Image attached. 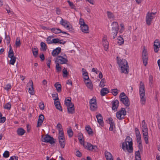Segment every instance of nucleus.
<instances>
[{
  "instance_id": "nucleus-30",
  "label": "nucleus",
  "mask_w": 160,
  "mask_h": 160,
  "mask_svg": "<svg viewBox=\"0 0 160 160\" xmlns=\"http://www.w3.org/2000/svg\"><path fill=\"white\" fill-rule=\"evenodd\" d=\"M9 50L8 52V56H10L11 57H12L13 56H14V52L11 44H9Z\"/></svg>"
},
{
  "instance_id": "nucleus-34",
  "label": "nucleus",
  "mask_w": 160,
  "mask_h": 160,
  "mask_svg": "<svg viewBox=\"0 0 160 160\" xmlns=\"http://www.w3.org/2000/svg\"><path fill=\"white\" fill-rule=\"evenodd\" d=\"M142 130L148 129L147 124L144 120H143L142 122Z\"/></svg>"
},
{
  "instance_id": "nucleus-2",
  "label": "nucleus",
  "mask_w": 160,
  "mask_h": 160,
  "mask_svg": "<svg viewBox=\"0 0 160 160\" xmlns=\"http://www.w3.org/2000/svg\"><path fill=\"white\" fill-rule=\"evenodd\" d=\"M117 63L121 68V72L126 74L129 72L128 65L127 61L125 59H122L119 61L117 60Z\"/></svg>"
},
{
  "instance_id": "nucleus-42",
  "label": "nucleus",
  "mask_w": 160,
  "mask_h": 160,
  "mask_svg": "<svg viewBox=\"0 0 160 160\" xmlns=\"http://www.w3.org/2000/svg\"><path fill=\"white\" fill-rule=\"evenodd\" d=\"M52 96L54 101H57V100H59L58 93L53 94H52Z\"/></svg>"
},
{
  "instance_id": "nucleus-16",
  "label": "nucleus",
  "mask_w": 160,
  "mask_h": 160,
  "mask_svg": "<svg viewBox=\"0 0 160 160\" xmlns=\"http://www.w3.org/2000/svg\"><path fill=\"white\" fill-rule=\"evenodd\" d=\"M29 83L30 86L29 88L28 92L31 95H33L34 93L33 88V82L32 80H30Z\"/></svg>"
},
{
  "instance_id": "nucleus-64",
  "label": "nucleus",
  "mask_w": 160,
  "mask_h": 160,
  "mask_svg": "<svg viewBox=\"0 0 160 160\" xmlns=\"http://www.w3.org/2000/svg\"><path fill=\"white\" fill-rule=\"evenodd\" d=\"M18 158L15 156L11 157L9 160H18Z\"/></svg>"
},
{
  "instance_id": "nucleus-13",
  "label": "nucleus",
  "mask_w": 160,
  "mask_h": 160,
  "mask_svg": "<svg viewBox=\"0 0 160 160\" xmlns=\"http://www.w3.org/2000/svg\"><path fill=\"white\" fill-rule=\"evenodd\" d=\"M61 52V48L60 47H58L53 50L52 52V54L54 57L56 56Z\"/></svg>"
},
{
  "instance_id": "nucleus-20",
  "label": "nucleus",
  "mask_w": 160,
  "mask_h": 160,
  "mask_svg": "<svg viewBox=\"0 0 160 160\" xmlns=\"http://www.w3.org/2000/svg\"><path fill=\"white\" fill-rule=\"evenodd\" d=\"M54 104L56 108L60 111H62V107L60 105V103L59 101H54Z\"/></svg>"
},
{
  "instance_id": "nucleus-62",
  "label": "nucleus",
  "mask_w": 160,
  "mask_h": 160,
  "mask_svg": "<svg viewBox=\"0 0 160 160\" xmlns=\"http://www.w3.org/2000/svg\"><path fill=\"white\" fill-rule=\"evenodd\" d=\"M43 121H39V119H38V123L37 125V127H40L42 124V123L43 122Z\"/></svg>"
},
{
  "instance_id": "nucleus-39",
  "label": "nucleus",
  "mask_w": 160,
  "mask_h": 160,
  "mask_svg": "<svg viewBox=\"0 0 160 160\" xmlns=\"http://www.w3.org/2000/svg\"><path fill=\"white\" fill-rule=\"evenodd\" d=\"M56 68L57 72H61L62 70V68L61 66L59 65L58 63H56Z\"/></svg>"
},
{
  "instance_id": "nucleus-1",
  "label": "nucleus",
  "mask_w": 160,
  "mask_h": 160,
  "mask_svg": "<svg viewBox=\"0 0 160 160\" xmlns=\"http://www.w3.org/2000/svg\"><path fill=\"white\" fill-rule=\"evenodd\" d=\"M131 138L129 136L127 137L125 142L122 143V149L124 151H127L131 153L132 152V142Z\"/></svg>"
},
{
  "instance_id": "nucleus-37",
  "label": "nucleus",
  "mask_w": 160,
  "mask_h": 160,
  "mask_svg": "<svg viewBox=\"0 0 160 160\" xmlns=\"http://www.w3.org/2000/svg\"><path fill=\"white\" fill-rule=\"evenodd\" d=\"M15 45L17 47H19L20 46L21 42L19 38H16L15 42Z\"/></svg>"
},
{
  "instance_id": "nucleus-56",
  "label": "nucleus",
  "mask_w": 160,
  "mask_h": 160,
  "mask_svg": "<svg viewBox=\"0 0 160 160\" xmlns=\"http://www.w3.org/2000/svg\"><path fill=\"white\" fill-rule=\"evenodd\" d=\"M79 23L80 25V26L86 24L85 23L83 19L82 18H80Z\"/></svg>"
},
{
  "instance_id": "nucleus-26",
  "label": "nucleus",
  "mask_w": 160,
  "mask_h": 160,
  "mask_svg": "<svg viewBox=\"0 0 160 160\" xmlns=\"http://www.w3.org/2000/svg\"><path fill=\"white\" fill-rule=\"evenodd\" d=\"M86 130L89 135H91L92 136L93 135V132L92 130L89 125L87 126L86 127Z\"/></svg>"
},
{
  "instance_id": "nucleus-50",
  "label": "nucleus",
  "mask_w": 160,
  "mask_h": 160,
  "mask_svg": "<svg viewBox=\"0 0 160 160\" xmlns=\"http://www.w3.org/2000/svg\"><path fill=\"white\" fill-rule=\"evenodd\" d=\"M86 86L88 88L90 89H92V85L91 82H86Z\"/></svg>"
},
{
  "instance_id": "nucleus-6",
  "label": "nucleus",
  "mask_w": 160,
  "mask_h": 160,
  "mask_svg": "<svg viewBox=\"0 0 160 160\" xmlns=\"http://www.w3.org/2000/svg\"><path fill=\"white\" fill-rule=\"evenodd\" d=\"M68 62L67 59V56L65 54L63 56H58L56 58L55 61V63H58V64H66Z\"/></svg>"
},
{
  "instance_id": "nucleus-27",
  "label": "nucleus",
  "mask_w": 160,
  "mask_h": 160,
  "mask_svg": "<svg viewBox=\"0 0 160 160\" xmlns=\"http://www.w3.org/2000/svg\"><path fill=\"white\" fill-rule=\"evenodd\" d=\"M8 57L11 58L10 61V64L14 65L16 61V57L14 56H13L12 57H11L10 56Z\"/></svg>"
},
{
  "instance_id": "nucleus-4",
  "label": "nucleus",
  "mask_w": 160,
  "mask_h": 160,
  "mask_svg": "<svg viewBox=\"0 0 160 160\" xmlns=\"http://www.w3.org/2000/svg\"><path fill=\"white\" fill-rule=\"evenodd\" d=\"M120 100L126 107L130 105V102L128 97L123 92H122L119 96Z\"/></svg>"
},
{
  "instance_id": "nucleus-7",
  "label": "nucleus",
  "mask_w": 160,
  "mask_h": 160,
  "mask_svg": "<svg viewBox=\"0 0 160 160\" xmlns=\"http://www.w3.org/2000/svg\"><path fill=\"white\" fill-rule=\"evenodd\" d=\"M60 24L64 28H67L69 31H72V28L69 22L67 20L63 19L61 18V20L60 21Z\"/></svg>"
},
{
  "instance_id": "nucleus-11",
  "label": "nucleus",
  "mask_w": 160,
  "mask_h": 160,
  "mask_svg": "<svg viewBox=\"0 0 160 160\" xmlns=\"http://www.w3.org/2000/svg\"><path fill=\"white\" fill-rule=\"evenodd\" d=\"M160 47L159 42L158 40H156L154 43V51L155 52H157L158 51V49Z\"/></svg>"
},
{
  "instance_id": "nucleus-12",
  "label": "nucleus",
  "mask_w": 160,
  "mask_h": 160,
  "mask_svg": "<svg viewBox=\"0 0 160 160\" xmlns=\"http://www.w3.org/2000/svg\"><path fill=\"white\" fill-rule=\"evenodd\" d=\"M119 104V102L116 99L114 101L112 102V110H117Z\"/></svg>"
},
{
  "instance_id": "nucleus-31",
  "label": "nucleus",
  "mask_w": 160,
  "mask_h": 160,
  "mask_svg": "<svg viewBox=\"0 0 160 160\" xmlns=\"http://www.w3.org/2000/svg\"><path fill=\"white\" fill-rule=\"evenodd\" d=\"M51 31L54 33L58 34L61 33V30L59 28H53L51 29Z\"/></svg>"
},
{
  "instance_id": "nucleus-45",
  "label": "nucleus",
  "mask_w": 160,
  "mask_h": 160,
  "mask_svg": "<svg viewBox=\"0 0 160 160\" xmlns=\"http://www.w3.org/2000/svg\"><path fill=\"white\" fill-rule=\"evenodd\" d=\"M6 118L5 117H2V114L1 113L0 114V123H3L6 121Z\"/></svg>"
},
{
  "instance_id": "nucleus-48",
  "label": "nucleus",
  "mask_w": 160,
  "mask_h": 160,
  "mask_svg": "<svg viewBox=\"0 0 160 160\" xmlns=\"http://www.w3.org/2000/svg\"><path fill=\"white\" fill-rule=\"evenodd\" d=\"M141 158L140 153L139 150L137 151L135 153V159Z\"/></svg>"
},
{
  "instance_id": "nucleus-36",
  "label": "nucleus",
  "mask_w": 160,
  "mask_h": 160,
  "mask_svg": "<svg viewBox=\"0 0 160 160\" xmlns=\"http://www.w3.org/2000/svg\"><path fill=\"white\" fill-rule=\"evenodd\" d=\"M40 45L43 51H46L47 49V46L46 44L44 42H42L40 43Z\"/></svg>"
},
{
  "instance_id": "nucleus-55",
  "label": "nucleus",
  "mask_w": 160,
  "mask_h": 160,
  "mask_svg": "<svg viewBox=\"0 0 160 160\" xmlns=\"http://www.w3.org/2000/svg\"><path fill=\"white\" fill-rule=\"evenodd\" d=\"M39 107L40 109L41 110H44V104L42 102H40L39 103Z\"/></svg>"
},
{
  "instance_id": "nucleus-29",
  "label": "nucleus",
  "mask_w": 160,
  "mask_h": 160,
  "mask_svg": "<svg viewBox=\"0 0 160 160\" xmlns=\"http://www.w3.org/2000/svg\"><path fill=\"white\" fill-rule=\"evenodd\" d=\"M121 111H118L116 113V117L119 120H122L124 119V117L120 113Z\"/></svg>"
},
{
  "instance_id": "nucleus-23",
  "label": "nucleus",
  "mask_w": 160,
  "mask_h": 160,
  "mask_svg": "<svg viewBox=\"0 0 160 160\" xmlns=\"http://www.w3.org/2000/svg\"><path fill=\"white\" fill-rule=\"evenodd\" d=\"M54 86L56 88V90L58 92H60L61 91V85L59 82H57L55 84Z\"/></svg>"
},
{
  "instance_id": "nucleus-46",
  "label": "nucleus",
  "mask_w": 160,
  "mask_h": 160,
  "mask_svg": "<svg viewBox=\"0 0 160 160\" xmlns=\"http://www.w3.org/2000/svg\"><path fill=\"white\" fill-rule=\"evenodd\" d=\"M11 104L10 102H8L4 106V108L8 110H10L11 108Z\"/></svg>"
},
{
  "instance_id": "nucleus-53",
  "label": "nucleus",
  "mask_w": 160,
  "mask_h": 160,
  "mask_svg": "<svg viewBox=\"0 0 160 160\" xmlns=\"http://www.w3.org/2000/svg\"><path fill=\"white\" fill-rule=\"evenodd\" d=\"M92 145L89 143H87V145L86 146V148L89 150H91L92 148Z\"/></svg>"
},
{
  "instance_id": "nucleus-61",
  "label": "nucleus",
  "mask_w": 160,
  "mask_h": 160,
  "mask_svg": "<svg viewBox=\"0 0 160 160\" xmlns=\"http://www.w3.org/2000/svg\"><path fill=\"white\" fill-rule=\"evenodd\" d=\"M11 88V85L10 84H9L7 85L6 86L4 87V89L7 91H8L9 89Z\"/></svg>"
},
{
  "instance_id": "nucleus-28",
  "label": "nucleus",
  "mask_w": 160,
  "mask_h": 160,
  "mask_svg": "<svg viewBox=\"0 0 160 160\" xmlns=\"http://www.w3.org/2000/svg\"><path fill=\"white\" fill-rule=\"evenodd\" d=\"M113 26L112 28L114 29L115 31H117V30H118V22H113L112 24ZM114 30V29H113Z\"/></svg>"
},
{
  "instance_id": "nucleus-35",
  "label": "nucleus",
  "mask_w": 160,
  "mask_h": 160,
  "mask_svg": "<svg viewBox=\"0 0 160 160\" xmlns=\"http://www.w3.org/2000/svg\"><path fill=\"white\" fill-rule=\"evenodd\" d=\"M5 40L6 42L8 45L10 42V38L9 35H6V32L5 33Z\"/></svg>"
},
{
  "instance_id": "nucleus-14",
  "label": "nucleus",
  "mask_w": 160,
  "mask_h": 160,
  "mask_svg": "<svg viewBox=\"0 0 160 160\" xmlns=\"http://www.w3.org/2000/svg\"><path fill=\"white\" fill-rule=\"evenodd\" d=\"M59 143L61 148H64L65 145V138L62 137L60 138H58Z\"/></svg>"
},
{
  "instance_id": "nucleus-52",
  "label": "nucleus",
  "mask_w": 160,
  "mask_h": 160,
  "mask_svg": "<svg viewBox=\"0 0 160 160\" xmlns=\"http://www.w3.org/2000/svg\"><path fill=\"white\" fill-rule=\"evenodd\" d=\"M56 128L58 129L59 132L60 131H63L62 126L60 123H58L57 124L56 126Z\"/></svg>"
},
{
  "instance_id": "nucleus-60",
  "label": "nucleus",
  "mask_w": 160,
  "mask_h": 160,
  "mask_svg": "<svg viewBox=\"0 0 160 160\" xmlns=\"http://www.w3.org/2000/svg\"><path fill=\"white\" fill-rule=\"evenodd\" d=\"M65 104L67 106V103L69 104V105H70L71 104H72L71 102V99H66L65 101Z\"/></svg>"
},
{
  "instance_id": "nucleus-49",
  "label": "nucleus",
  "mask_w": 160,
  "mask_h": 160,
  "mask_svg": "<svg viewBox=\"0 0 160 160\" xmlns=\"http://www.w3.org/2000/svg\"><path fill=\"white\" fill-rule=\"evenodd\" d=\"M124 40L123 38L121 37H119L118 38V43L120 44H122Z\"/></svg>"
},
{
  "instance_id": "nucleus-54",
  "label": "nucleus",
  "mask_w": 160,
  "mask_h": 160,
  "mask_svg": "<svg viewBox=\"0 0 160 160\" xmlns=\"http://www.w3.org/2000/svg\"><path fill=\"white\" fill-rule=\"evenodd\" d=\"M9 156V152L7 151H5L3 154V156L5 158H7Z\"/></svg>"
},
{
  "instance_id": "nucleus-59",
  "label": "nucleus",
  "mask_w": 160,
  "mask_h": 160,
  "mask_svg": "<svg viewBox=\"0 0 160 160\" xmlns=\"http://www.w3.org/2000/svg\"><path fill=\"white\" fill-rule=\"evenodd\" d=\"M62 72H63V73L65 75H66V76L65 75H64L63 76V77H66V76L68 74V72L67 71V69L66 68H64L63 70H62Z\"/></svg>"
},
{
  "instance_id": "nucleus-22",
  "label": "nucleus",
  "mask_w": 160,
  "mask_h": 160,
  "mask_svg": "<svg viewBox=\"0 0 160 160\" xmlns=\"http://www.w3.org/2000/svg\"><path fill=\"white\" fill-rule=\"evenodd\" d=\"M17 132L18 135L22 136L25 133V131L22 128H20L17 130Z\"/></svg>"
},
{
  "instance_id": "nucleus-38",
  "label": "nucleus",
  "mask_w": 160,
  "mask_h": 160,
  "mask_svg": "<svg viewBox=\"0 0 160 160\" xmlns=\"http://www.w3.org/2000/svg\"><path fill=\"white\" fill-rule=\"evenodd\" d=\"M97 104H90V109L92 111H95L97 109Z\"/></svg>"
},
{
  "instance_id": "nucleus-10",
  "label": "nucleus",
  "mask_w": 160,
  "mask_h": 160,
  "mask_svg": "<svg viewBox=\"0 0 160 160\" xmlns=\"http://www.w3.org/2000/svg\"><path fill=\"white\" fill-rule=\"evenodd\" d=\"M67 109L68 112L69 114H72L74 112V105L73 104H69L67 103Z\"/></svg>"
},
{
  "instance_id": "nucleus-15",
  "label": "nucleus",
  "mask_w": 160,
  "mask_h": 160,
  "mask_svg": "<svg viewBox=\"0 0 160 160\" xmlns=\"http://www.w3.org/2000/svg\"><path fill=\"white\" fill-rule=\"evenodd\" d=\"M81 29V31L83 32L86 33H88L89 32V30L88 26L86 24L80 26Z\"/></svg>"
},
{
  "instance_id": "nucleus-3",
  "label": "nucleus",
  "mask_w": 160,
  "mask_h": 160,
  "mask_svg": "<svg viewBox=\"0 0 160 160\" xmlns=\"http://www.w3.org/2000/svg\"><path fill=\"white\" fill-rule=\"evenodd\" d=\"M139 92L141 103L142 105H144L146 102V99L144 98L145 96V87L142 81H141L140 82Z\"/></svg>"
},
{
  "instance_id": "nucleus-5",
  "label": "nucleus",
  "mask_w": 160,
  "mask_h": 160,
  "mask_svg": "<svg viewBox=\"0 0 160 160\" xmlns=\"http://www.w3.org/2000/svg\"><path fill=\"white\" fill-rule=\"evenodd\" d=\"M41 140L43 142H48L51 144L55 143V139L48 134H46L44 136L43 135H42Z\"/></svg>"
},
{
  "instance_id": "nucleus-57",
  "label": "nucleus",
  "mask_w": 160,
  "mask_h": 160,
  "mask_svg": "<svg viewBox=\"0 0 160 160\" xmlns=\"http://www.w3.org/2000/svg\"><path fill=\"white\" fill-rule=\"evenodd\" d=\"M104 81L105 80L103 79L101 80L99 85L100 87H103L105 86V85L104 84Z\"/></svg>"
},
{
  "instance_id": "nucleus-43",
  "label": "nucleus",
  "mask_w": 160,
  "mask_h": 160,
  "mask_svg": "<svg viewBox=\"0 0 160 160\" xmlns=\"http://www.w3.org/2000/svg\"><path fill=\"white\" fill-rule=\"evenodd\" d=\"M89 103L90 104H97L96 103V98L93 97L89 101Z\"/></svg>"
},
{
  "instance_id": "nucleus-63",
  "label": "nucleus",
  "mask_w": 160,
  "mask_h": 160,
  "mask_svg": "<svg viewBox=\"0 0 160 160\" xmlns=\"http://www.w3.org/2000/svg\"><path fill=\"white\" fill-rule=\"evenodd\" d=\"M107 122L108 123H109L110 124H112L114 123L113 121V119L112 118H109Z\"/></svg>"
},
{
  "instance_id": "nucleus-47",
  "label": "nucleus",
  "mask_w": 160,
  "mask_h": 160,
  "mask_svg": "<svg viewBox=\"0 0 160 160\" xmlns=\"http://www.w3.org/2000/svg\"><path fill=\"white\" fill-rule=\"evenodd\" d=\"M67 132L69 137L71 138L72 136L73 133L72 130L71 129L68 130L67 131Z\"/></svg>"
},
{
  "instance_id": "nucleus-58",
  "label": "nucleus",
  "mask_w": 160,
  "mask_h": 160,
  "mask_svg": "<svg viewBox=\"0 0 160 160\" xmlns=\"http://www.w3.org/2000/svg\"><path fill=\"white\" fill-rule=\"evenodd\" d=\"M62 137V138H64V133L63 131H60L59 132L58 138H61Z\"/></svg>"
},
{
  "instance_id": "nucleus-17",
  "label": "nucleus",
  "mask_w": 160,
  "mask_h": 160,
  "mask_svg": "<svg viewBox=\"0 0 160 160\" xmlns=\"http://www.w3.org/2000/svg\"><path fill=\"white\" fill-rule=\"evenodd\" d=\"M96 117L98 120V122L99 123V124L101 126L103 125L102 117L101 114H98L96 115Z\"/></svg>"
},
{
  "instance_id": "nucleus-19",
  "label": "nucleus",
  "mask_w": 160,
  "mask_h": 160,
  "mask_svg": "<svg viewBox=\"0 0 160 160\" xmlns=\"http://www.w3.org/2000/svg\"><path fill=\"white\" fill-rule=\"evenodd\" d=\"M82 75L84 77V79L85 80H88L89 79V77L88 76V73L87 72L86 70L84 69L83 68L82 69Z\"/></svg>"
},
{
  "instance_id": "nucleus-24",
  "label": "nucleus",
  "mask_w": 160,
  "mask_h": 160,
  "mask_svg": "<svg viewBox=\"0 0 160 160\" xmlns=\"http://www.w3.org/2000/svg\"><path fill=\"white\" fill-rule=\"evenodd\" d=\"M102 43L104 48L105 50L106 51H107L108 48V42L107 41H102Z\"/></svg>"
},
{
  "instance_id": "nucleus-8",
  "label": "nucleus",
  "mask_w": 160,
  "mask_h": 160,
  "mask_svg": "<svg viewBox=\"0 0 160 160\" xmlns=\"http://www.w3.org/2000/svg\"><path fill=\"white\" fill-rule=\"evenodd\" d=\"M148 57L147 50L144 49L142 52V59L143 63L145 66H146L147 64Z\"/></svg>"
},
{
  "instance_id": "nucleus-32",
  "label": "nucleus",
  "mask_w": 160,
  "mask_h": 160,
  "mask_svg": "<svg viewBox=\"0 0 160 160\" xmlns=\"http://www.w3.org/2000/svg\"><path fill=\"white\" fill-rule=\"evenodd\" d=\"M108 17L109 19H113L115 18V16L113 14L109 11L107 12Z\"/></svg>"
},
{
  "instance_id": "nucleus-51",
  "label": "nucleus",
  "mask_w": 160,
  "mask_h": 160,
  "mask_svg": "<svg viewBox=\"0 0 160 160\" xmlns=\"http://www.w3.org/2000/svg\"><path fill=\"white\" fill-rule=\"evenodd\" d=\"M118 90L117 89H112V93L114 96H116L118 94Z\"/></svg>"
},
{
  "instance_id": "nucleus-9",
  "label": "nucleus",
  "mask_w": 160,
  "mask_h": 160,
  "mask_svg": "<svg viewBox=\"0 0 160 160\" xmlns=\"http://www.w3.org/2000/svg\"><path fill=\"white\" fill-rule=\"evenodd\" d=\"M156 12L155 13H151L148 12L146 17V22L147 25H149L151 24V22L153 19V16L154 15Z\"/></svg>"
},
{
  "instance_id": "nucleus-33",
  "label": "nucleus",
  "mask_w": 160,
  "mask_h": 160,
  "mask_svg": "<svg viewBox=\"0 0 160 160\" xmlns=\"http://www.w3.org/2000/svg\"><path fill=\"white\" fill-rule=\"evenodd\" d=\"M135 132L137 138H141V135L139 131L137 128H135Z\"/></svg>"
},
{
  "instance_id": "nucleus-41",
  "label": "nucleus",
  "mask_w": 160,
  "mask_h": 160,
  "mask_svg": "<svg viewBox=\"0 0 160 160\" xmlns=\"http://www.w3.org/2000/svg\"><path fill=\"white\" fill-rule=\"evenodd\" d=\"M119 111H121L120 112V113L123 115V117H124V116L126 115L127 112L125 108H121V110Z\"/></svg>"
},
{
  "instance_id": "nucleus-44",
  "label": "nucleus",
  "mask_w": 160,
  "mask_h": 160,
  "mask_svg": "<svg viewBox=\"0 0 160 160\" xmlns=\"http://www.w3.org/2000/svg\"><path fill=\"white\" fill-rule=\"evenodd\" d=\"M52 37V36H49L47 39L46 41L47 43L48 44L52 43V39H53Z\"/></svg>"
},
{
  "instance_id": "nucleus-18",
  "label": "nucleus",
  "mask_w": 160,
  "mask_h": 160,
  "mask_svg": "<svg viewBox=\"0 0 160 160\" xmlns=\"http://www.w3.org/2000/svg\"><path fill=\"white\" fill-rule=\"evenodd\" d=\"M105 156L107 160H113L112 156L110 152L108 151L105 152Z\"/></svg>"
},
{
  "instance_id": "nucleus-25",
  "label": "nucleus",
  "mask_w": 160,
  "mask_h": 160,
  "mask_svg": "<svg viewBox=\"0 0 160 160\" xmlns=\"http://www.w3.org/2000/svg\"><path fill=\"white\" fill-rule=\"evenodd\" d=\"M32 51L33 56L35 57H37L38 53V48L37 47L34 48H32Z\"/></svg>"
},
{
  "instance_id": "nucleus-21",
  "label": "nucleus",
  "mask_w": 160,
  "mask_h": 160,
  "mask_svg": "<svg viewBox=\"0 0 160 160\" xmlns=\"http://www.w3.org/2000/svg\"><path fill=\"white\" fill-rule=\"evenodd\" d=\"M101 95L102 96H104L109 92L108 89L107 88H103L100 91Z\"/></svg>"
},
{
  "instance_id": "nucleus-40",
  "label": "nucleus",
  "mask_w": 160,
  "mask_h": 160,
  "mask_svg": "<svg viewBox=\"0 0 160 160\" xmlns=\"http://www.w3.org/2000/svg\"><path fill=\"white\" fill-rule=\"evenodd\" d=\"M113 29H114L113 28H112V32L111 34H112V35H113V38L114 39L115 38L116 36H117V35L118 33V30H117V31H115V30H114Z\"/></svg>"
}]
</instances>
